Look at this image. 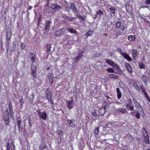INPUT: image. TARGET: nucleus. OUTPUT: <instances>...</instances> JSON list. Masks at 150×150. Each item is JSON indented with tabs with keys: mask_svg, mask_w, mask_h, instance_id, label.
Here are the masks:
<instances>
[{
	"mask_svg": "<svg viewBox=\"0 0 150 150\" xmlns=\"http://www.w3.org/2000/svg\"><path fill=\"white\" fill-rule=\"evenodd\" d=\"M93 33V31L92 30L88 31L87 33L85 34V36L87 38L88 36H91Z\"/></svg>",
	"mask_w": 150,
	"mask_h": 150,
	"instance_id": "nucleus-26",
	"label": "nucleus"
},
{
	"mask_svg": "<svg viewBox=\"0 0 150 150\" xmlns=\"http://www.w3.org/2000/svg\"><path fill=\"white\" fill-rule=\"evenodd\" d=\"M46 51L47 52H50L51 50V45L49 44L47 45L46 46Z\"/></svg>",
	"mask_w": 150,
	"mask_h": 150,
	"instance_id": "nucleus-31",
	"label": "nucleus"
},
{
	"mask_svg": "<svg viewBox=\"0 0 150 150\" xmlns=\"http://www.w3.org/2000/svg\"><path fill=\"white\" fill-rule=\"evenodd\" d=\"M9 108L10 112V114L11 117H12V115H13V110L12 108V105H11V102H10L9 103Z\"/></svg>",
	"mask_w": 150,
	"mask_h": 150,
	"instance_id": "nucleus-18",
	"label": "nucleus"
},
{
	"mask_svg": "<svg viewBox=\"0 0 150 150\" xmlns=\"http://www.w3.org/2000/svg\"><path fill=\"white\" fill-rule=\"evenodd\" d=\"M128 103H132L131 99H129L127 100Z\"/></svg>",
	"mask_w": 150,
	"mask_h": 150,
	"instance_id": "nucleus-56",
	"label": "nucleus"
},
{
	"mask_svg": "<svg viewBox=\"0 0 150 150\" xmlns=\"http://www.w3.org/2000/svg\"><path fill=\"white\" fill-rule=\"evenodd\" d=\"M67 122L69 123V125L72 127H75V125L74 124L71 120H68Z\"/></svg>",
	"mask_w": 150,
	"mask_h": 150,
	"instance_id": "nucleus-28",
	"label": "nucleus"
},
{
	"mask_svg": "<svg viewBox=\"0 0 150 150\" xmlns=\"http://www.w3.org/2000/svg\"><path fill=\"white\" fill-rule=\"evenodd\" d=\"M45 145L44 143H42L40 146V148L43 149L45 148Z\"/></svg>",
	"mask_w": 150,
	"mask_h": 150,
	"instance_id": "nucleus-50",
	"label": "nucleus"
},
{
	"mask_svg": "<svg viewBox=\"0 0 150 150\" xmlns=\"http://www.w3.org/2000/svg\"><path fill=\"white\" fill-rule=\"evenodd\" d=\"M65 30L64 28H61L58 30L54 33V35L55 36H58L62 34H63L65 33Z\"/></svg>",
	"mask_w": 150,
	"mask_h": 150,
	"instance_id": "nucleus-4",
	"label": "nucleus"
},
{
	"mask_svg": "<svg viewBox=\"0 0 150 150\" xmlns=\"http://www.w3.org/2000/svg\"><path fill=\"white\" fill-rule=\"evenodd\" d=\"M106 62L108 63L109 65L111 66L112 67L113 65L115 64L114 62L108 59L106 60Z\"/></svg>",
	"mask_w": 150,
	"mask_h": 150,
	"instance_id": "nucleus-25",
	"label": "nucleus"
},
{
	"mask_svg": "<svg viewBox=\"0 0 150 150\" xmlns=\"http://www.w3.org/2000/svg\"><path fill=\"white\" fill-rule=\"evenodd\" d=\"M132 103H126L125 106L127 108H128L132 105Z\"/></svg>",
	"mask_w": 150,
	"mask_h": 150,
	"instance_id": "nucleus-47",
	"label": "nucleus"
},
{
	"mask_svg": "<svg viewBox=\"0 0 150 150\" xmlns=\"http://www.w3.org/2000/svg\"><path fill=\"white\" fill-rule=\"evenodd\" d=\"M147 99H148V100L149 101V102H150V99L149 98Z\"/></svg>",
	"mask_w": 150,
	"mask_h": 150,
	"instance_id": "nucleus-62",
	"label": "nucleus"
},
{
	"mask_svg": "<svg viewBox=\"0 0 150 150\" xmlns=\"http://www.w3.org/2000/svg\"><path fill=\"white\" fill-rule=\"evenodd\" d=\"M25 44L23 43H22L21 45V48L22 49H24L25 48Z\"/></svg>",
	"mask_w": 150,
	"mask_h": 150,
	"instance_id": "nucleus-46",
	"label": "nucleus"
},
{
	"mask_svg": "<svg viewBox=\"0 0 150 150\" xmlns=\"http://www.w3.org/2000/svg\"><path fill=\"white\" fill-rule=\"evenodd\" d=\"M145 2L147 4L150 5V0H146Z\"/></svg>",
	"mask_w": 150,
	"mask_h": 150,
	"instance_id": "nucleus-53",
	"label": "nucleus"
},
{
	"mask_svg": "<svg viewBox=\"0 0 150 150\" xmlns=\"http://www.w3.org/2000/svg\"><path fill=\"white\" fill-rule=\"evenodd\" d=\"M144 141L147 144L149 143V140L148 136H144Z\"/></svg>",
	"mask_w": 150,
	"mask_h": 150,
	"instance_id": "nucleus-34",
	"label": "nucleus"
},
{
	"mask_svg": "<svg viewBox=\"0 0 150 150\" xmlns=\"http://www.w3.org/2000/svg\"><path fill=\"white\" fill-rule=\"evenodd\" d=\"M103 13V12L100 10H99L98 11L96 12V15H100Z\"/></svg>",
	"mask_w": 150,
	"mask_h": 150,
	"instance_id": "nucleus-40",
	"label": "nucleus"
},
{
	"mask_svg": "<svg viewBox=\"0 0 150 150\" xmlns=\"http://www.w3.org/2000/svg\"><path fill=\"white\" fill-rule=\"evenodd\" d=\"M139 67L142 69H144L145 68V66L143 64L142 62H140L139 63Z\"/></svg>",
	"mask_w": 150,
	"mask_h": 150,
	"instance_id": "nucleus-30",
	"label": "nucleus"
},
{
	"mask_svg": "<svg viewBox=\"0 0 150 150\" xmlns=\"http://www.w3.org/2000/svg\"><path fill=\"white\" fill-rule=\"evenodd\" d=\"M128 40L130 42H133L135 40V37L133 35H130L128 37Z\"/></svg>",
	"mask_w": 150,
	"mask_h": 150,
	"instance_id": "nucleus-21",
	"label": "nucleus"
},
{
	"mask_svg": "<svg viewBox=\"0 0 150 150\" xmlns=\"http://www.w3.org/2000/svg\"><path fill=\"white\" fill-rule=\"evenodd\" d=\"M31 69L32 71H36V66L33 63L31 64Z\"/></svg>",
	"mask_w": 150,
	"mask_h": 150,
	"instance_id": "nucleus-27",
	"label": "nucleus"
},
{
	"mask_svg": "<svg viewBox=\"0 0 150 150\" xmlns=\"http://www.w3.org/2000/svg\"><path fill=\"white\" fill-rule=\"evenodd\" d=\"M133 83V86L136 88H139V87L138 85H137L136 82L133 80H132L131 81V82H132Z\"/></svg>",
	"mask_w": 150,
	"mask_h": 150,
	"instance_id": "nucleus-32",
	"label": "nucleus"
},
{
	"mask_svg": "<svg viewBox=\"0 0 150 150\" xmlns=\"http://www.w3.org/2000/svg\"><path fill=\"white\" fill-rule=\"evenodd\" d=\"M51 7L52 9L54 10H59L61 9V7L59 6L54 4H51Z\"/></svg>",
	"mask_w": 150,
	"mask_h": 150,
	"instance_id": "nucleus-9",
	"label": "nucleus"
},
{
	"mask_svg": "<svg viewBox=\"0 0 150 150\" xmlns=\"http://www.w3.org/2000/svg\"><path fill=\"white\" fill-rule=\"evenodd\" d=\"M121 35V33L120 31H119L117 32L116 35L117 36H118Z\"/></svg>",
	"mask_w": 150,
	"mask_h": 150,
	"instance_id": "nucleus-54",
	"label": "nucleus"
},
{
	"mask_svg": "<svg viewBox=\"0 0 150 150\" xmlns=\"http://www.w3.org/2000/svg\"><path fill=\"white\" fill-rule=\"evenodd\" d=\"M11 37V33H10L7 32L6 34V39L7 40H9L10 38Z\"/></svg>",
	"mask_w": 150,
	"mask_h": 150,
	"instance_id": "nucleus-37",
	"label": "nucleus"
},
{
	"mask_svg": "<svg viewBox=\"0 0 150 150\" xmlns=\"http://www.w3.org/2000/svg\"><path fill=\"white\" fill-rule=\"evenodd\" d=\"M93 116L95 117H97L98 116V113L96 110H94L92 112Z\"/></svg>",
	"mask_w": 150,
	"mask_h": 150,
	"instance_id": "nucleus-36",
	"label": "nucleus"
},
{
	"mask_svg": "<svg viewBox=\"0 0 150 150\" xmlns=\"http://www.w3.org/2000/svg\"><path fill=\"white\" fill-rule=\"evenodd\" d=\"M83 53V52H81L79 53L78 55L75 58L74 60L75 62H77L80 60L82 56Z\"/></svg>",
	"mask_w": 150,
	"mask_h": 150,
	"instance_id": "nucleus-13",
	"label": "nucleus"
},
{
	"mask_svg": "<svg viewBox=\"0 0 150 150\" xmlns=\"http://www.w3.org/2000/svg\"><path fill=\"white\" fill-rule=\"evenodd\" d=\"M134 107L132 105V106H130L129 108H128V109H129L131 111H132L134 110Z\"/></svg>",
	"mask_w": 150,
	"mask_h": 150,
	"instance_id": "nucleus-51",
	"label": "nucleus"
},
{
	"mask_svg": "<svg viewBox=\"0 0 150 150\" xmlns=\"http://www.w3.org/2000/svg\"><path fill=\"white\" fill-rule=\"evenodd\" d=\"M66 30L71 33H73L76 34L78 33L77 31L75 29L73 28H69L67 27L66 28Z\"/></svg>",
	"mask_w": 150,
	"mask_h": 150,
	"instance_id": "nucleus-14",
	"label": "nucleus"
},
{
	"mask_svg": "<svg viewBox=\"0 0 150 150\" xmlns=\"http://www.w3.org/2000/svg\"><path fill=\"white\" fill-rule=\"evenodd\" d=\"M106 97V98H110L109 97V96H107Z\"/></svg>",
	"mask_w": 150,
	"mask_h": 150,
	"instance_id": "nucleus-60",
	"label": "nucleus"
},
{
	"mask_svg": "<svg viewBox=\"0 0 150 150\" xmlns=\"http://www.w3.org/2000/svg\"><path fill=\"white\" fill-rule=\"evenodd\" d=\"M38 113L39 114L40 116L44 120H46L47 117L46 113L43 112H41L40 110H38L37 111Z\"/></svg>",
	"mask_w": 150,
	"mask_h": 150,
	"instance_id": "nucleus-5",
	"label": "nucleus"
},
{
	"mask_svg": "<svg viewBox=\"0 0 150 150\" xmlns=\"http://www.w3.org/2000/svg\"><path fill=\"white\" fill-rule=\"evenodd\" d=\"M66 18L67 19H69V17H67V16H66V18Z\"/></svg>",
	"mask_w": 150,
	"mask_h": 150,
	"instance_id": "nucleus-61",
	"label": "nucleus"
},
{
	"mask_svg": "<svg viewBox=\"0 0 150 150\" xmlns=\"http://www.w3.org/2000/svg\"><path fill=\"white\" fill-rule=\"evenodd\" d=\"M140 88H141L142 91L143 93L146 91L144 88V87L142 85H141L140 86Z\"/></svg>",
	"mask_w": 150,
	"mask_h": 150,
	"instance_id": "nucleus-48",
	"label": "nucleus"
},
{
	"mask_svg": "<svg viewBox=\"0 0 150 150\" xmlns=\"http://www.w3.org/2000/svg\"><path fill=\"white\" fill-rule=\"evenodd\" d=\"M143 93H144L145 97L147 98V99H148V98H149L148 95L146 93V91L145 92H144Z\"/></svg>",
	"mask_w": 150,
	"mask_h": 150,
	"instance_id": "nucleus-55",
	"label": "nucleus"
},
{
	"mask_svg": "<svg viewBox=\"0 0 150 150\" xmlns=\"http://www.w3.org/2000/svg\"><path fill=\"white\" fill-rule=\"evenodd\" d=\"M134 112H131V114H134Z\"/></svg>",
	"mask_w": 150,
	"mask_h": 150,
	"instance_id": "nucleus-63",
	"label": "nucleus"
},
{
	"mask_svg": "<svg viewBox=\"0 0 150 150\" xmlns=\"http://www.w3.org/2000/svg\"><path fill=\"white\" fill-rule=\"evenodd\" d=\"M66 103L67 104V106L69 109H70L73 108L74 103V101L73 100H67Z\"/></svg>",
	"mask_w": 150,
	"mask_h": 150,
	"instance_id": "nucleus-2",
	"label": "nucleus"
},
{
	"mask_svg": "<svg viewBox=\"0 0 150 150\" xmlns=\"http://www.w3.org/2000/svg\"><path fill=\"white\" fill-rule=\"evenodd\" d=\"M142 81L146 84L148 81L147 77L145 75H143L142 77Z\"/></svg>",
	"mask_w": 150,
	"mask_h": 150,
	"instance_id": "nucleus-22",
	"label": "nucleus"
},
{
	"mask_svg": "<svg viewBox=\"0 0 150 150\" xmlns=\"http://www.w3.org/2000/svg\"><path fill=\"white\" fill-rule=\"evenodd\" d=\"M99 127L96 128L94 131V132L96 135H98L99 133Z\"/></svg>",
	"mask_w": 150,
	"mask_h": 150,
	"instance_id": "nucleus-33",
	"label": "nucleus"
},
{
	"mask_svg": "<svg viewBox=\"0 0 150 150\" xmlns=\"http://www.w3.org/2000/svg\"><path fill=\"white\" fill-rule=\"evenodd\" d=\"M70 6L71 9H73L74 11H75L76 10V8L73 3H72L71 4Z\"/></svg>",
	"mask_w": 150,
	"mask_h": 150,
	"instance_id": "nucleus-35",
	"label": "nucleus"
},
{
	"mask_svg": "<svg viewBox=\"0 0 150 150\" xmlns=\"http://www.w3.org/2000/svg\"><path fill=\"white\" fill-rule=\"evenodd\" d=\"M110 10L111 11L112 14H113L115 11V8L114 7H111L110 8Z\"/></svg>",
	"mask_w": 150,
	"mask_h": 150,
	"instance_id": "nucleus-41",
	"label": "nucleus"
},
{
	"mask_svg": "<svg viewBox=\"0 0 150 150\" xmlns=\"http://www.w3.org/2000/svg\"><path fill=\"white\" fill-rule=\"evenodd\" d=\"M112 67L113 68H114L117 71V72H115V73L118 74L119 73L121 72V69L118 67V66L115 63Z\"/></svg>",
	"mask_w": 150,
	"mask_h": 150,
	"instance_id": "nucleus-11",
	"label": "nucleus"
},
{
	"mask_svg": "<svg viewBox=\"0 0 150 150\" xmlns=\"http://www.w3.org/2000/svg\"><path fill=\"white\" fill-rule=\"evenodd\" d=\"M116 110L117 111H120L123 113H126L127 112L126 109L124 108H117Z\"/></svg>",
	"mask_w": 150,
	"mask_h": 150,
	"instance_id": "nucleus-16",
	"label": "nucleus"
},
{
	"mask_svg": "<svg viewBox=\"0 0 150 150\" xmlns=\"http://www.w3.org/2000/svg\"><path fill=\"white\" fill-rule=\"evenodd\" d=\"M125 66L129 71L131 73L132 72V68L130 65L128 63H125Z\"/></svg>",
	"mask_w": 150,
	"mask_h": 150,
	"instance_id": "nucleus-19",
	"label": "nucleus"
},
{
	"mask_svg": "<svg viewBox=\"0 0 150 150\" xmlns=\"http://www.w3.org/2000/svg\"><path fill=\"white\" fill-rule=\"evenodd\" d=\"M112 123L111 122H110L106 124V126L110 128L112 126Z\"/></svg>",
	"mask_w": 150,
	"mask_h": 150,
	"instance_id": "nucleus-44",
	"label": "nucleus"
},
{
	"mask_svg": "<svg viewBox=\"0 0 150 150\" xmlns=\"http://www.w3.org/2000/svg\"><path fill=\"white\" fill-rule=\"evenodd\" d=\"M6 147H7V150H10V147L9 143H7Z\"/></svg>",
	"mask_w": 150,
	"mask_h": 150,
	"instance_id": "nucleus-52",
	"label": "nucleus"
},
{
	"mask_svg": "<svg viewBox=\"0 0 150 150\" xmlns=\"http://www.w3.org/2000/svg\"><path fill=\"white\" fill-rule=\"evenodd\" d=\"M116 91L117 93V96L118 99H120L121 96V94L118 88H116Z\"/></svg>",
	"mask_w": 150,
	"mask_h": 150,
	"instance_id": "nucleus-24",
	"label": "nucleus"
},
{
	"mask_svg": "<svg viewBox=\"0 0 150 150\" xmlns=\"http://www.w3.org/2000/svg\"><path fill=\"white\" fill-rule=\"evenodd\" d=\"M47 69H50V67H48Z\"/></svg>",
	"mask_w": 150,
	"mask_h": 150,
	"instance_id": "nucleus-64",
	"label": "nucleus"
},
{
	"mask_svg": "<svg viewBox=\"0 0 150 150\" xmlns=\"http://www.w3.org/2000/svg\"><path fill=\"white\" fill-rule=\"evenodd\" d=\"M21 120L20 119H18V123H17V125L18 126V127H20L21 126Z\"/></svg>",
	"mask_w": 150,
	"mask_h": 150,
	"instance_id": "nucleus-43",
	"label": "nucleus"
},
{
	"mask_svg": "<svg viewBox=\"0 0 150 150\" xmlns=\"http://www.w3.org/2000/svg\"><path fill=\"white\" fill-rule=\"evenodd\" d=\"M29 57H30L31 58V59L32 60L33 62H35V54L33 53H30V54Z\"/></svg>",
	"mask_w": 150,
	"mask_h": 150,
	"instance_id": "nucleus-17",
	"label": "nucleus"
},
{
	"mask_svg": "<svg viewBox=\"0 0 150 150\" xmlns=\"http://www.w3.org/2000/svg\"><path fill=\"white\" fill-rule=\"evenodd\" d=\"M106 71L109 73H114V70L112 68H108L107 69Z\"/></svg>",
	"mask_w": 150,
	"mask_h": 150,
	"instance_id": "nucleus-39",
	"label": "nucleus"
},
{
	"mask_svg": "<svg viewBox=\"0 0 150 150\" xmlns=\"http://www.w3.org/2000/svg\"><path fill=\"white\" fill-rule=\"evenodd\" d=\"M45 94L48 100L49 101H51L52 98L51 91L49 89H46L45 91Z\"/></svg>",
	"mask_w": 150,
	"mask_h": 150,
	"instance_id": "nucleus-3",
	"label": "nucleus"
},
{
	"mask_svg": "<svg viewBox=\"0 0 150 150\" xmlns=\"http://www.w3.org/2000/svg\"><path fill=\"white\" fill-rule=\"evenodd\" d=\"M3 117L6 124L7 125H8L9 122L10 116L9 112L8 110H6L4 112Z\"/></svg>",
	"mask_w": 150,
	"mask_h": 150,
	"instance_id": "nucleus-1",
	"label": "nucleus"
},
{
	"mask_svg": "<svg viewBox=\"0 0 150 150\" xmlns=\"http://www.w3.org/2000/svg\"><path fill=\"white\" fill-rule=\"evenodd\" d=\"M57 133L58 134L61 135L63 134V132L60 129H59L57 131Z\"/></svg>",
	"mask_w": 150,
	"mask_h": 150,
	"instance_id": "nucleus-42",
	"label": "nucleus"
},
{
	"mask_svg": "<svg viewBox=\"0 0 150 150\" xmlns=\"http://www.w3.org/2000/svg\"><path fill=\"white\" fill-rule=\"evenodd\" d=\"M121 55L127 59L129 61H131L132 60L131 58L128 54L125 53H121Z\"/></svg>",
	"mask_w": 150,
	"mask_h": 150,
	"instance_id": "nucleus-10",
	"label": "nucleus"
},
{
	"mask_svg": "<svg viewBox=\"0 0 150 150\" xmlns=\"http://www.w3.org/2000/svg\"><path fill=\"white\" fill-rule=\"evenodd\" d=\"M125 7L127 12L130 13L132 11V8L129 4H126L125 5Z\"/></svg>",
	"mask_w": 150,
	"mask_h": 150,
	"instance_id": "nucleus-6",
	"label": "nucleus"
},
{
	"mask_svg": "<svg viewBox=\"0 0 150 150\" xmlns=\"http://www.w3.org/2000/svg\"><path fill=\"white\" fill-rule=\"evenodd\" d=\"M135 107L137 109H138L139 110H140V112H143V110L142 108V107L140 106V105L139 103L137 102H135Z\"/></svg>",
	"mask_w": 150,
	"mask_h": 150,
	"instance_id": "nucleus-7",
	"label": "nucleus"
},
{
	"mask_svg": "<svg viewBox=\"0 0 150 150\" xmlns=\"http://www.w3.org/2000/svg\"><path fill=\"white\" fill-rule=\"evenodd\" d=\"M32 8V6H30L29 8V10H31Z\"/></svg>",
	"mask_w": 150,
	"mask_h": 150,
	"instance_id": "nucleus-59",
	"label": "nucleus"
},
{
	"mask_svg": "<svg viewBox=\"0 0 150 150\" xmlns=\"http://www.w3.org/2000/svg\"><path fill=\"white\" fill-rule=\"evenodd\" d=\"M132 52L133 59L134 60L136 59L137 57V50L134 49H133L132 50Z\"/></svg>",
	"mask_w": 150,
	"mask_h": 150,
	"instance_id": "nucleus-12",
	"label": "nucleus"
},
{
	"mask_svg": "<svg viewBox=\"0 0 150 150\" xmlns=\"http://www.w3.org/2000/svg\"><path fill=\"white\" fill-rule=\"evenodd\" d=\"M108 76L109 78H112L114 79H117L118 78V77L117 76L113 74H108Z\"/></svg>",
	"mask_w": 150,
	"mask_h": 150,
	"instance_id": "nucleus-23",
	"label": "nucleus"
},
{
	"mask_svg": "<svg viewBox=\"0 0 150 150\" xmlns=\"http://www.w3.org/2000/svg\"><path fill=\"white\" fill-rule=\"evenodd\" d=\"M137 112H138L136 114V116L138 119H139L140 118V115L138 111Z\"/></svg>",
	"mask_w": 150,
	"mask_h": 150,
	"instance_id": "nucleus-49",
	"label": "nucleus"
},
{
	"mask_svg": "<svg viewBox=\"0 0 150 150\" xmlns=\"http://www.w3.org/2000/svg\"><path fill=\"white\" fill-rule=\"evenodd\" d=\"M121 25V23L119 22H118L116 24V26L118 28H119Z\"/></svg>",
	"mask_w": 150,
	"mask_h": 150,
	"instance_id": "nucleus-45",
	"label": "nucleus"
},
{
	"mask_svg": "<svg viewBox=\"0 0 150 150\" xmlns=\"http://www.w3.org/2000/svg\"><path fill=\"white\" fill-rule=\"evenodd\" d=\"M142 132L144 136H148V134L145 128H143L142 130Z\"/></svg>",
	"mask_w": 150,
	"mask_h": 150,
	"instance_id": "nucleus-29",
	"label": "nucleus"
},
{
	"mask_svg": "<svg viewBox=\"0 0 150 150\" xmlns=\"http://www.w3.org/2000/svg\"><path fill=\"white\" fill-rule=\"evenodd\" d=\"M28 123L29 124L30 126L31 127L32 126L31 123L30 119H29L28 120Z\"/></svg>",
	"mask_w": 150,
	"mask_h": 150,
	"instance_id": "nucleus-57",
	"label": "nucleus"
},
{
	"mask_svg": "<svg viewBox=\"0 0 150 150\" xmlns=\"http://www.w3.org/2000/svg\"><path fill=\"white\" fill-rule=\"evenodd\" d=\"M105 107H102L99 108V112L100 115H103L105 112Z\"/></svg>",
	"mask_w": 150,
	"mask_h": 150,
	"instance_id": "nucleus-8",
	"label": "nucleus"
},
{
	"mask_svg": "<svg viewBox=\"0 0 150 150\" xmlns=\"http://www.w3.org/2000/svg\"><path fill=\"white\" fill-rule=\"evenodd\" d=\"M31 75L34 78H36L37 77L36 76V71H32L31 72Z\"/></svg>",
	"mask_w": 150,
	"mask_h": 150,
	"instance_id": "nucleus-38",
	"label": "nucleus"
},
{
	"mask_svg": "<svg viewBox=\"0 0 150 150\" xmlns=\"http://www.w3.org/2000/svg\"><path fill=\"white\" fill-rule=\"evenodd\" d=\"M50 23L49 21H47L45 22V30H49V28L50 26Z\"/></svg>",
	"mask_w": 150,
	"mask_h": 150,
	"instance_id": "nucleus-20",
	"label": "nucleus"
},
{
	"mask_svg": "<svg viewBox=\"0 0 150 150\" xmlns=\"http://www.w3.org/2000/svg\"><path fill=\"white\" fill-rule=\"evenodd\" d=\"M118 50L119 51H120V53H121V51H122V50L120 48H118Z\"/></svg>",
	"mask_w": 150,
	"mask_h": 150,
	"instance_id": "nucleus-58",
	"label": "nucleus"
},
{
	"mask_svg": "<svg viewBox=\"0 0 150 150\" xmlns=\"http://www.w3.org/2000/svg\"><path fill=\"white\" fill-rule=\"evenodd\" d=\"M48 76L49 80L52 84L53 81V79L54 78L53 75L52 73H50L48 74Z\"/></svg>",
	"mask_w": 150,
	"mask_h": 150,
	"instance_id": "nucleus-15",
	"label": "nucleus"
}]
</instances>
